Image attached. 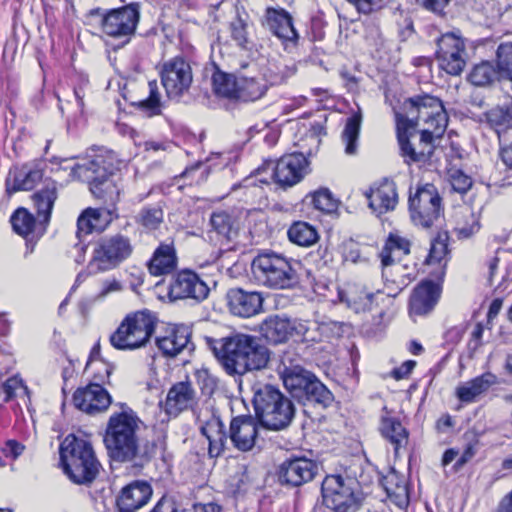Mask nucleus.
Wrapping results in <instances>:
<instances>
[{
    "label": "nucleus",
    "mask_w": 512,
    "mask_h": 512,
    "mask_svg": "<svg viewBox=\"0 0 512 512\" xmlns=\"http://www.w3.org/2000/svg\"><path fill=\"white\" fill-rule=\"evenodd\" d=\"M196 377L204 393L211 394L216 389L218 381L208 370L202 369L197 371Z\"/></svg>",
    "instance_id": "obj_60"
},
{
    "label": "nucleus",
    "mask_w": 512,
    "mask_h": 512,
    "mask_svg": "<svg viewBox=\"0 0 512 512\" xmlns=\"http://www.w3.org/2000/svg\"><path fill=\"white\" fill-rule=\"evenodd\" d=\"M501 79L497 66L490 61H482L472 68L468 80L475 86H487L494 81Z\"/></svg>",
    "instance_id": "obj_45"
},
{
    "label": "nucleus",
    "mask_w": 512,
    "mask_h": 512,
    "mask_svg": "<svg viewBox=\"0 0 512 512\" xmlns=\"http://www.w3.org/2000/svg\"><path fill=\"white\" fill-rule=\"evenodd\" d=\"M251 390L256 418L264 428L280 431L291 424L296 409L292 400L279 388L255 383Z\"/></svg>",
    "instance_id": "obj_4"
},
{
    "label": "nucleus",
    "mask_w": 512,
    "mask_h": 512,
    "mask_svg": "<svg viewBox=\"0 0 512 512\" xmlns=\"http://www.w3.org/2000/svg\"><path fill=\"white\" fill-rule=\"evenodd\" d=\"M297 263L281 254L269 251L261 252L251 263L254 280L271 289H289L298 283L295 269Z\"/></svg>",
    "instance_id": "obj_7"
},
{
    "label": "nucleus",
    "mask_w": 512,
    "mask_h": 512,
    "mask_svg": "<svg viewBox=\"0 0 512 512\" xmlns=\"http://www.w3.org/2000/svg\"><path fill=\"white\" fill-rule=\"evenodd\" d=\"M212 229L227 241L232 240L238 234L237 219L233 213L227 210L214 211L210 216Z\"/></svg>",
    "instance_id": "obj_40"
},
{
    "label": "nucleus",
    "mask_w": 512,
    "mask_h": 512,
    "mask_svg": "<svg viewBox=\"0 0 512 512\" xmlns=\"http://www.w3.org/2000/svg\"><path fill=\"white\" fill-rule=\"evenodd\" d=\"M410 253V242L396 234H390L381 250L380 258L383 266L382 275L388 281L389 276H394L402 270V266L396 263L402 255Z\"/></svg>",
    "instance_id": "obj_25"
},
{
    "label": "nucleus",
    "mask_w": 512,
    "mask_h": 512,
    "mask_svg": "<svg viewBox=\"0 0 512 512\" xmlns=\"http://www.w3.org/2000/svg\"><path fill=\"white\" fill-rule=\"evenodd\" d=\"M289 318L279 315L268 316L260 325V333L268 343L277 345L289 340Z\"/></svg>",
    "instance_id": "obj_37"
},
{
    "label": "nucleus",
    "mask_w": 512,
    "mask_h": 512,
    "mask_svg": "<svg viewBox=\"0 0 512 512\" xmlns=\"http://www.w3.org/2000/svg\"><path fill=\"white\" fill-rule=\"evenodd\" d=\"M208 294L207 284L190 270L179 272L169 286V297L174 300L193 299L199 302L204 300Z\"/></svg>",
    "instance_id": "obj_20"
},
{
    "label": "nucleus",
    "mask_w": 512,
    "mask_h": 512,
    "mask_svg": "<svg viewBox=\"0 0 512 512\" xmlns=\"http://www.w3.org/2000/svg\"><path fill=\"white\" fill-rule=\"evenodd\" d=\"M338 301L359 313L371 308L373 293L366 291L362 285L347 284L338 289Z\"/></svg>",
    "instance_id": "obj_33"
},
{
    "label": "nucleus",
    "mask_w": 512,
    "mask_h": 512,
    "mask_svg": "<svg viewBox=\"0 0 512 512\" xmlns=\"http://www.w3.org/2000/svg\"><path fill=\"white\" fill-rule=\"evenodd\" d=\"M230 35L237 46L242 49H249L251 41L248 33V21L239 14L230 22Z\"/></svg>",
    "instance_id": "obj_54"
},
{
    "label": "nucleus",
    "mask_w": 512,
    "mask_h": 512,
    "mask_svg": "<svg viewBox=\"0 0 512 512\" xmlns=\"http://www.w3.org/2000/svg\"><path fill=\"white\" fill-rule=\"evenodd\" d=\"M368 249V246H362L353 240H349L344 244L345 260L353 263L366 262L368 260Z\"/></svg>",
    "instance_id": "obj_57"
},
{
    "label": "nucleus",
    "mask_w": 512,
    "mask_h": 512,
    "mask_svg": "<svg viewBox=\"0 0 512 512\" xmlns=\"http://www.w3.org/2000/svg\"><path fill=\"white\" fill-rule=\"evenodd\" d=\"M496 66L502 79L512 81V42H504L497 47Z\"/></svg>",
    "instance_id": "obj_50"
},
{
    "label": "nucleus",
    "mask_w": 512,
    "mask_h": 512,
    "mask_svg": "<svg viewBox=\"0 0 512 512\" xmlns=\"http://www.w3.org/2000/svg\"><path fill=\"white\" fill-rule=\"evenodd\" d=\"M312 204L317 210L326 213L333 212L337 207L336 201L328 189H320L314 192L312 195Z\"/></svg>",
    "instance_id": "obj_56"
},
{
    "label": "nucleus",
    "mask_w": 512,
    "mask_h": 512,
    "mask_svg": "<svg viewBox=\"0 0 512 512\" xmlns=\"http://www.w3.org/2000/svg\"><path fill=\"white\" fill-rule=\"evenodd\" d=\"M318 464L306 457H291L278 467L277 476L282 485L299 487L312 481L318 473Z\"/></svg>",
    "instance_id": "obj_19"
},
{
    "label": "nucleus",
    "mask_w": 512,
    "mask_h": 512,
    "mask_svg": "<svg viewBox=\"0 0 512 512\" xmlns=\"http://www.w3.org/2000/svg\"><path fill=\"white\" fill-rule=\"evenodd\" d=\"M142 425L136 413L128 407L110 416L104 443L112 460L128 462L139 456V432Z\"/></svg>",
    "instance_id": "obj_3"
},
{
    "label": "nucleus",
    "mask_w": 512,
    "mask_h": 512,
    "mask_svg": "<svg viewBox=\"0 0 512 512\" xmlns=\"http://www.w3.org/2000/svg\"><path fill=\"white\" fill-rule=\"evenodd\" d=\"M178 264L174 240L161 242L148 261V271L153 276H163L172 273Z\"/></svg>",
    "instance_id": "obj_30"
},
{
    "label": "nucleus",
    "mask_w": 512,
    "mask_h": 512,
    "mask_svg": "<svg viewBox=\"0 0 512 512\" xmlns=\"http://www.w3.org/2000/svg\"><path fill=\"white\" fill-rule=\"evenodd\" d=\"M282 366L279 373L283 384L298 402L322 408L333 403L334 396L331 391L311 371L300 365H292L287 357H283Z\"/></svg>",
    "instance_id": "obj_5"
},
{
    "label": "nucleus",
    "mask_w": 512,
    "mask_h": 512,
    "mask_svg": "<svg viewBox=\"0 0 512 512\" xmlns=\"http://www.w3.org/2000/svg\"><path fill=\"white\" fill-rule=\"evenodd\" d=\"M405 113H396V125L400 122L410 129L417 130L420 122L421 129H431L433 136H440L445 130L446 114L441 100L431 95L416 96L404 103Z\"/></svg>",
    "instance_id": "obj_8"
},
{
    "label": "nucleus",
    "mask_w": 512,
    "mask_h": 512,
    "mask_svg": "<svg viewBox=\"0 0 512 512\" xmlns=\"http://www.w3.org/2000/svg\"><path fill=\"white\" fill-rule=\"evenodd\" d=\"M289 339L295 338L302 342H315L319 341L318 325L315 322L289 319Z\"/></svg>",
    "instance_id": "obj_43"
},
{
    "label": "nucleus",
    "mask_w": 512,
    "mask_h": 512,
    "mask_svg": "<svg viewBox=\"0 0 512 512\" xmlns=\"http://www.w3.org/2000/svg\"><path fill=\"white\" fill-rule=\"evenodd\" d=\"M380 433L394 449L395 456L405 448L409 440V432L396 417L383 415L379 427Z\"/></svg>",
    "instance_id": "obj_34"
},
{
    "label": "nucleus",
    "mask_w": 512,
    "mask_h": 512,
    "mask_svg": "<svg viewBox=\"0 0 512 512\" xmlns=\"http://www.w3.org/2000/svg\"><path fill=\"white\" fill-rule=\"evenodd\" d=\"M361 114L356 113L347 118L342 132V141L345 144V153L355 155L358 148V139L361 126Z\"/></svg>",
    "instance_id": "obj_47"
},
{
    "label": "nucleus",
    "mask_w": 512,
    "mask_h": 512,
    "mask_svg": "<svg viewBox=\"0 0 512 512\" xmlns=\"http://www.w3.org/2000/svg\"><path fill=\"white\" fill-rule=\"evenodd\" d=\"M397 140L400 148V155L407 165L425 164L433 154V131L431 129H420L418 144L411 141L416 130L410 129L402 124L396 125Z\"/></svg>",
    "instance_id": "obj_13"
},
{
    "label": "nucleus",
    "mask_w": 512,
    "mask_h": 512,
    "mask_svg": "<svg viewBox=\"0 0 512 512\" xmlns=\"http://www.w3.org/2000/svg\"><path fill=\"white\" fill-rule=\"evenodd\" d=\"M296 72V67L288 66V65H275L274 68L270 67L268 73L266 74L267 79H264L270 83V85H280L286 80L294 75Z\"/></svg>",
    "instance_id": "obj_55"
},
{
    "label": "nucleus",
    "mask_w": 512,
    "mask_h": 512,
    "mask_svg": "<svg viewBox=\"0 0 512 512\" xmlns=\"http://www.w3.org/2000/svg\"><path fill=\"white\" fill-rule=\"evenodd\" d=\"M134 250L131 239L123 234H114L100 238L93 247L88 262L90 274L108 272L119 267L132 255Z\"/></svg>",
    "instance_id": "obj_10"
},
{
    "label": "nucleus",
    "mask_w": 512,
    "mask_h": 512,
    "mask_svg": "<svg viewBox=\"0 0 512 512\" xmlns=\"http://www.w3.org/2000/svg\"><path fill=\"white\" fill-rule=\"evenodd\" d=\"M228 305L232 314L249 318L262 310L263 297L258 292H248L243 289H231L228 294Z\"/></svg>",
    "instance_id": "obj_29"
},
{
    "label": "nucleus",
    "mask_w": 512,
    "mask_h": 512,
    "mask_svg": "<svg viewBox=\"0 0 512 512\" xmlns=\"http://www.w3.org/2000/svg\"><path fill=\"white\" fill-rule=\"evenodd\" d=\"M152 494V487L146 481L136 480L129 483L117 497L119 512H136L149 502Z\"/></svg>",
    "instance_id": "obj_24"
},
{
    "label": "nucleus",
    "mask_w": 512,
    "mask_h": 512,
    "mask_svg": "<svg viewBox=\"0 0 512 512\" xmlns=\"http://www.w3.org/2000/svg\"><path fill=\"white\" fill-rule=\"evenodd\" d=\"M450 182L453 190L461 194L466 193L472 186V179L460 170L451 174Z\"/></svg>",
    "instance_id": "obj_59"
},
{
    "label": "nucleus",
    "mask_w": 512,
    "mask_h": 512,
    "mask_svg": "<svg viewBox=\"0 0 512 512\" xmlns=\"http://www.w3.org/2000/svg\"><path fill=\"white\" fill-rule=\"evenodd\" d=\"M139 21V9L137 4H130L118 9L108 11L102 18V31L114 38H126L134 34Z\"/></svg>",
    "instance_id": "obj_16"
},
{
    "label": "nucleus",
    "mask_w": 512,
    "mask_h": 512,
    "mask_svg": "<svg viewBox=\"0 0 512 512\" xmlns=\"http://www.w3.org/2000/svg\"><path fill=\"white\" fill-rule=\"evenodd\" d=\"M191 335V328L187 325H170L163 334L156 337L155 343L163 355L175 357L184 350L189 352L194 350Z\"/></svg>",
    "instance_id": "obj_22"
},
{
    "label": "nucleus",
    "mask_w": 512,
    "mask_h": 512,
    "mask_svg": "<svg viewBox=\"0 0 512 512\" xmlns=\"http://www.w3.org/2000/svg\"><path fill=\"white\" fill-rule=\"evenodd\" d=\"M357 481L341 475H328L321 486L323 503L335 512H349L357 508L359 497Z\"/></svg>",
    "instance_id": "obj_12"
},
{
    "label": "nucleus",
    "mask_w": 512,
    "mask_h": 512,
    "mask_svg": "<svg viewBox=\"0 0 512 512\" xmlns=\"http://www.w3.org/2000/svg\"><path fill=\"white\" fill-rule=\"evenodd\" d=\"M262 25L281 41L285 51L293 52L298 46L299 35L292 16L285 9L266 8Z\"/></svg>",
    "instance_id": "obj_18"
},
{
    "label": "nucleus",
    "mask_w": 512,
    "mask_h": 512,
    "mask_svg": "<svg viewBox=\"0 0 512 512\" xmlns=\"http://www.w3.org/2000/svg\"><path fill=\"white\" fill-rule=\"evenodd\" d=\"M382 0H355L354 6L358 12L369 14L380 7Z\"/></svg>",
    "instance_id": "obj_62"
},
{
    "label": "nucleus",
    "mask_w": 512,
    "mask_h": 512,
    "mask_svg": "<svg viewBox=\"0 0 512 512\" xmlns=\"http://www.w3.org/2000/svg\"><path fill=\"white\" fill-rule=\"evenodd\" d=\"M10 222L13 230L24 237L29 235L35 226L34 216L25 208H18L12 214Z\"/></svg>",
    "instance_id": "obj_53"
},
{
    "label": "nucleus",
    "mask_w": 512,
    "mask_h": 512,
    "mask_svg": "<svg viewBox=\"0 0 512 512\" xmlns=\"http://www.w3.org/2000/svg\"><path fill=\"white\" fill-rule=\"evenodd\" d=\"M156 324L157 318L147 310L130 313L110 335V344L123 351L144 347L155 332Z\"/></svg>",
    "instance_id": "obj_9"
},
{
    "label": "nucleus",
    "mask_w": 512,
    "mask_h": 512,
    "mask_svg": "<svg viewBox=\"0 0 512 512\" xmlns=\"http://www.w3.org/2000/svg\"><path fill=\"white\" fill-rule=\"evenodd\" d=\"M239 80L234 75L217 70L212 76L214 92L225 98H236Z\"/></svg>",
    "instance_id": "obj_48"
},
{
    "label": "nucleus",
    "mask_w": 512,
    "mask_h": 512,
    "mask_svg": "<svg viewBox=\"0 0 512 512\" xmlns=\"http://www.w3.org/2000/svg\"><path fill=\"white\" fill-rule=\"evenodd\" d=\"M23 450L24 445L16 440H8L3 448L4 454L7 457H11L13 459H16L19 455H21Z\"/></svg>",
    "instance_id": "obj_64"
},
{
    "label": "nucleus",
    "mask_w": 512,
    "mask_h": 512,
    "mask_svg": "<svg viewBox=\"0 0 512 512\" xmlns=\"http://www.w3.org/2000/svg\"><path fill=\"white\" fill-rule=\"evenodd\" d=\"M110 220V213L102 209H85L77 220V237L81 239L93 232H102Z\"/></svg>",
    "instance_id": "obj_35"
},
{
    "label": "nucleus",
    "mask_w": 512,
    "mask_h": 512,
    "mask_svg": "<svg viewBox=\"0 0 512 512\" xmlns=\"http://www.w3.org/2000/svg\"><path fill=\"white\" fill-rule=\"evenodd\" d=\"M495 383L496 376L487 372L458 386L456 389V395L460 401L470 403Z\"/></svg>",
    "instance_id": "obj_39"
},
{
    "label": "nucleus",
    "mask_w": 512,
    "mask_h": 512,
    "mask_svg": "<svg viewBox=\"0 0 512 512\" xmlns=\"http://www.w3.org/2000/svg\"><path fill=\"white\" fill-rule=\"evenodd\" d=\"M464 40L453 33L442 35L437 41L436 58L441 69L450 75H459L466 65Z\"/></svg>",
    "instance_id": "obj_17"
},
{
    "label": "nucleus",
    "mask_w": 512,
    "mask_h": 512,
    "mask_svg": "<svg viewBox=\"0 0 512 512\" xmlns=\"http://www.w3.org/2000/svg\"><path fill=\"white\" fill-rule=\"evenodd\" d=\"M200 432L208 440V453L210 457L220 456L227 443V433L220 417L209 413L208 418L200 420Z\"/></svg>",
    "instance_id": "obj_31"
},
{
    "label": "nucleus",
    "mask_w": 512,
    "mask_h": 512,
    "mask_svg": "<svg viewBox=\"0 0 512 512\" xmlns=\"http://www.w3.org/2000/svg\"><path fill=\"white\" fill-rule=\"evenodd\" d=\"M287 235L292 243L304 247L311 246L318 240L316 229L303 221L293 223L288 229Z\"/></svg>",
    "instance_id": "obj_44"
},
{
    "label": "nucleus",
    "mask_w": 512,
    "mask_h": 512,
    "mask_svg": "<svg viewBox=\"0 0 512 512\" xmlns=\"http://www.w3.org/2000/svg\"><path fill=\"white\" fill-rule=\"evenodd\" d=\"M480 229L479 217L470 209H465L459 215L455 226L458 238H469Z\"/></svg>",
    "instance_id": "obj_49"
},
{
    "label": "nucleus",
    "mask_w": 512,
    "mask_h": 512,
    "mask_svg": "<svg viewBox=\"0 0 512 512\" xmlns=\"http://www.w3.org/2000/svg\"><path fill=\"white\" fill-rule=\"evenodd\" d=\"M32 198L37 208L38 218L41 219V222L47 224L50 220L55 200L57 199L56 181L46 179L44 186L34 193Z\"/></svg>",
    "instance_id": "obj_38"
},
{
    "label": "nucleus",
    "mask_w": 512,
    "mask_h": 512,
    "mask_svg": "<svg viewBox=\"0 0 512 512\" xmlns=\"http://www.w3.org/2000/svg\"><path fill=\"white\" fill-rule=\"evenodd\" d=\"M137 106L138 109L147 117H153L161 114V95L158 91L157 83L155 81L149 82V96L146 99L140 101Z\"/></svg>",
    "instance_id": "obj_51"
},
{
    "label": "nucleus",
    "mask_w": 512,
    "mask_h": 512,
    "mask_svg": "<svg viewBox=\"0 0 512 512\" xmlns=\"http://www.w3.org/2000/svg\"><path fill=\"white\" fill-rule=\"evenodd\" d=\"M43 169L40 163H27L10 170L6 179V191L14 193L20 190H31L42 179Z\"/></svg>",
    "instance_id": "obj_28"
},
{
    "label": "nucleus",
    "mask_w": 512,
    "mask_h": 512,
    "mask_svg": "<svg viewBox=\"0 0 512 512\" xmlns=\"http://www.w3.org/2000/svg\"><path fill=\"white\" fill-rule=\"evenodd\" d=\"M2 389L5 394V397L3 399L5 403L15 398L17 396L18 390H23L25 393L28 391V388L24 385L23 380L18 376H12L8 378L2 384Z\"/></svg>",
    "instance_id": "obj_58"
},
{
    "label": "nucleus",
    "mask_w": 512,
    "mask_h": 512,
    "mask_svg": "<svg viewBox=\"0 0 512 512\" xmlns=\"http://www.w3.org/2000/svg\"><path fill=\"white\" fill-rule=\"evenodd\" d=\"M205 342L230 376L241 377L264 369L270 359L269 349L252 335L238 333L220 339L205 337Z\"/></svg>",
    "instance_id": "obj_1"
},
{
    "label": "nucleus",
    "mask_w": 512,
    "mask_h": 512,
    "mask_svg": "<svg viewBox=\"0 0 512 512\" xmlns=\"http://www.w3.org/2000/svg\"><path fill=\"white\" fill-rule=\"evenodd\" d=\"M160 77L167 97L176 101L188 93L193 82L191 66L182 57H174L164 62Z\"/></svg>",
    "instance_id": "obj_14"
},
{
    "label": "nucleus",
    "mask_w": 512,
    "mask_h": 512,
    "mask_svg": "<svg viewBox=\"0 0 512 512\" xmlns=\"http://www.w3.org/2000/svg\"><path fill=\"white\" fill-rule=\"evenodd\" d=\"M383 487L388 498L397 507L404 509L409 505V491L404 475L395 470L390 471L383 479Z\"/></svg>",
    "instance_id": "obj_36"
},
{
    "label": "nucleus",
    "mask_w": 512,
    "mask_h": 512,
    "mask_svg": "<svg viewBox=\"0 0 512 512\" xmlns=\"http://www.w3.org/2000/svg\"><path fill=\"white\" fill-rule=\"evenodd\" d=\"M416 365L413 360H407L401 364V366L392 370L391 374L396 380L404 379L412 372Z\"/></svg>",
    "instance_id": "obj_63"
},
{
    "label": "nucleus",
    "mask_w": 512,
    "mask_h": 512,
    "mask_svg": "<svg viewBox=\"0 0 512 512\" xmlns=\"http://www.w3.org/2000/svg\"><path fill=\"white\" fill-rule=\"evenodd\" d=\"M266 170L272 171V178L280 187H292L308 172V160L302 153H291L282 156L276 163H265L258 173Z\"/></svg>",
    "instance_id": "obj_15"
},
{
    "label": "nucleus",
    "mask_w": 512,
    "mask_h": 512,
    "mask_svg": "<svg viewBox=\"0 0 512 512\" xmlns=\"http://www.w3.org/2000/svg\"><path fill=\"white\" fill-rule=\"evenodd\" d=\"M268 89L264 79L241 78L236 98L243 102H253L263 97Z\"/></svg>",
    "instance_id": "obj_42"
},
{
    "label": "nucleus",
    "mask_w": 512,
    "mask_h": 512,
    "mask_svg": "<svg viewBox=\"0 0 512 512\" xmlns=\"http://www.w3.org/2000/svg\"><path fill=\"white\" fill-rule=\"evenodd\" d=\"M486 119L499 136L502 132L512 129V98L491 108L486 113Z\"/></svg>",
    "instance_id": "obj_41"
},
{
    "label": "nucleus",
    "mask_w": 512,
    "mask_h": 512,
    "mask_svg": "<svg viewBox=\"0 0 512 512\" xmlns=\"http://www.w3.org/2000/svg\"><path fill=\"white\" fill-rule=\"evenodd\" d=\"M195 400L196 391L190 382L175 383L167 393L165 411L169 415L177 416L182 411L191 408Z\"/></svg>",
    "instance_id": "obj_32"
},
{
    "label": "nucleus",
    "mask_w": 512,
    "mask_h": 512,
    "mask_svg": "<svg viewBox=\"0 0 512 512\" xmlns=\"http://www.w3.org/2000/svg\"><path fill=\"white\" fill-rule=\"evenodd\" d=\"M73 403L77 409L87 414H96L109 407L111 397L101 385L91 383L74 392Z\"/></svg>",
    "instance_id": "obj_23"
},
{
    "label": "nucleus",
    "mask_w": 512,
    "mask_h": 512,
    "mask_svg": "<svg viewBox=\"0 0 512 512\" xmlns=\"http://www.w3.org/2000/svg\"><path fill=\"white\" fill-rule=\"evenodd\" d=\"M257 435V423L251 416H237L231 420L229 438L236 449L250 451L255 445Z\"/></svg>",
    "instance_id": "obj_26"
},
{
    "label": "nucleus",
    "mask_w": 512,
    "mask_h": 512,
    "mask_svg": "<svg viewBox=\"0 0 512 512\" xmlns=\"http://www.w3.org/2000/svg\"><path fill=\"white\" fill-rule=\"evenodd\" d=\"M364 195L369 208L377 216L395 210L399 201L396 183L388 178L373 183Z\"/></svg>",
    "instance_id": "obj_21"
},
{
    "label": "nucleus",
    "mask_w": 512,
    "mask_h": 512,
    "mask_svg": "<svg viewBox=\"0 0 512 512\" xmlns=\"http://www.w3.org/2000/svg\"><path fill=\"white\" fill-rule=\"evenodd\" d=\"M137 222L148 230L157 229L163 222V209L160 203L143 207L137 216Z\"/></svg>",
    "instance_id": "obj_52"
},
{
    "label": "nucleus",
    "mask_w": 512,
    "mask_h": 512,
    "mask_svg": "<svg viewBox=\"0 0 512 512\" xmlns=\"http://www.w3.org/2000/svg\"><path fill=\"white\" fill-rule=\"evenodd\" d=\"M121 161L110 150L100 148L83 164H74L70 176L84 178L89 182L91 193L109 205H115L120 200L123 189L122 179L116 173Z\"/></svg>",
    "instance_id": "obj_2"
},
{
    "label": "nucleus",
    "mask_w": 512,
    "mask_h": 512,
    "mask_svg": "<svg viewBox=\"0 0 512 512\" xmlns=\"http://www.w3.org/2000/svg\"><path fill=\"white\" fill-rule=\"evenodd\" d=\"M448 241L449 236L447 232H439L431 240L429 254L426 258L427 264H439L442 269L446 266L449 255Z\"/></svg>",
    "instance_id": "obj_46"
},
{
    "label": "nucleus",
    "mask_w": 512,
    "mask_h": 512,
    "mask_svg": "<svg viewBox=\"0 0 512 512\" xmlns=\"http://www.w3.org/2000/svg\"><path fill=\"white\" fill-rule=\"evenodd\" d=\"M409 212L416 226L432 227L443 215L442 199L437 188L430 183L419 186L409 197Z\"/></svg>",
    "instance_id": "obj_11"
},
{
    "label": "nucleus",
    "mask_w": 512,
    "mask_h": 512,
    "mask_svg": "<svg viewBox=\"0 0 512 512\" xmlns=\"http://www.w3.org/2000/svg\"><path fill=\"white\" fill-rule=\"evenodd\" d=\"M60 459L64 472L76 484L91 483L101 466L91 443L74 434L67 435L61 443Z\"/></svg>",
    "instance_id": "obj_6"
},
{
    "label": "nucleus",
    "mask_w": 512,
    "mask_h": 512,
    "mask_svg": "<svg viewBox=\"0 0 512 512\" xmlns=\"http://www.w3.org/2000/svg\"><path fill=\"white\" fill-rule=\"evenodd\" d=\"M440 293V286L431 280H424L419 283L410 297V314L423 316L430 313L437 304Z\"/></svg>",
    "instance_id": "obj_27"
},
{
    "label": "nucleus",
    "mask_w": 512,
    "mask_h": 512,
    "mask_svg": "<svg viewBox=\"0 0 512 512\" xmlns=\"http://www.w3.org/2000/svg\"><path fill=\"white\" fill-rule=\"evenodd\" d=\"M122 284L115 278L107 279L103 281L101 289L98 293L99 298H104L110 293L119 292L122 290Z\"/></svg>",
    "instance_id": "obj_61"
}]
</instances>
